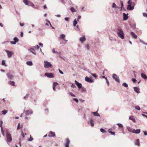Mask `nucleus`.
<instances>
[{"mask_svg": "<svg viewBox=\"0 0 147 147\" xmlns=\"http://www.w3.org/2000/svg\"><path fill=\"white\" fill-rule=\"evenodd\" d=\"M71 87L72 88H74L76 87V86L74 84H72L71 85Z\"/></svg>", "mask_w": 147, "mask_h": 147, "instance_id": "54", "label": "nucleus"}, {"mask_svg": "<svg viewBox=\"0 0 147 147\" xmlns=\"http://www.w3.org/2000/svg\"><path fill=\"white\" fill-rule=\"evenodd\" d=\"M10 84L12 86H15V82L13 81H11L10 83Z\"/></svg>", "mask_w": 147, "mask_h": 147, "instance_id": "50", "label": "nucleus"}, {"mask_svg": "<svg viewBox=\"0 0 147 147\" xmlns=\"http://www.w3.org/2000/svg\"><path fill=\"white\" fill-rule=\"evenodd\" d=\"M26 64L28 65L32 66V62L31 61H27L26 62Z\"/></svg>", "mask_w": 147, "mask_h": 147, "instance_id": "27", "label": "nucleus"}, {"mask_svg": "<svg viewBox=\"0 0 147 147\" xmlns=\"http://www.w3.org/2000/svg\"><path fill=\"white\" fill-rule=\"evenodd\" d=\"M135 108L137 110H138L140 111V107L138 106H136L135 107Z\"/></svg>", "mask_w": 147, "mask_h": 147, "instance_id": "40", "label": "nucleus"}, {"mask_svg": "<svg viewBox=\"0 0 147 147\" xmlns=\"http://www.w3.org/2000/svg\"><path fill=\"white\" fill-rule=\"evenodd\" d=\"M47 21L49 23V24L50 26L52 28L54 29V28L52 26L51 24V23L49 21H48V20H47Z\"/></svg>", "mask_w": 147, "mask_h": 147, "instance_id": "49", "label": "nucleus"}, {"mask_svg": "<svg viewBox=\"0 0 147 147\" xmlns=\"http://www.w3.org/2000/svg\"><path fill=\"white\" fill-rule=\"evenodd\" d=\"M127 130L129 132L132 133H133L134 132V129L129 126L127 127Z\"/></svg>", "mask_w": 147, "mask_h": 147, "instance_id": "16", "label": "nucleus"}, {"mask_svg": "<svg viewBox=\"0 0 147 147\" xmlns=\"http://www.w3.org/2000/svg\"><path fill=\"white\" fill-rule=\"evenodd\" d=\"M70 10L72 12H76V10L74 7H72L70 9Z\"/></svg>", "mask_w": 147, "mask_h": 147, "instance_id": "36", "label": "nucleus"}, {"mask_svg": "<svg viewBox=\"0 0 147 147\" xmlns=\"http://www.w3.org/2000/svg\"><path fill=\"white\" fill-rule=\"evenodd\" d=\"M45 75L49 78H53L55 77L53 74L52 73H46L45 74Z\"/></svg>", "mask_w": 147, "mask_h": 147, "instance_id": "6", "label": "nucleus"}, {"mask_svg": "<svg viewBox=\"0 0 147 147\" xmlns=\"http://www.w3.org/2000/svg\"><path fill=\"white\" fill-rule=\"evenodd\" d=\"M100 131L102 133H105L106 132V130L102 128L100 129Z\"/></svg>", "mask_w": 147, "mask_h": 147, "instance_id": "41", "label": "nucleus"}, {"mask_svg": "<svg viewBox=\"0 0 147 147\" xmlns=\"http://www.w3.org/2000/svg\"><path fill=\"white\" fill-rule=\"evenodd\" d=\"M141 76L145 80L147 79V76L145 74L141 73Z\"/></svg>", "mask_w": 147, "mask_h": 147, "instance_id": "20", "label": "nucleus"}, {"mask_svg": "<svg viewBox=\"0 0 147 147\" xmlns=\"http://www.w3.org/2000/svg\"><path fill=\"white\" fill-rule=\"evenodd\" d=\"M111 130L110 129H109L108 131L109 133H111L112 135H114L115 134V133L114 132H112Z\"/></svg>", "mask_w": 147, "mask_h": 147, "instance_id": "37", "label": "nucleus"}, {"mask_svg": "<svg viewBox=\"0 0 147 147\" xmlns=\"http://www.w3.org/2000/svg\"><path fill=\"white\" fill-rule=\"evenodd\" d=\"M24 112L27 115H29L30 114H32L33 113V111L31 110H24Z\"/></svg>", "mask_w": 147, "mask_h": 147, "instance_id": "9", "label": "nucleus"}, {"mask_svg": "<svg viewBox=\"0 0 147 147\" xmlns=\"http://www.w3.org/2000/svg\"><path fill=\"white\" fill-rule=\"evenodd\" d=\"M129 119L131 120L134 122H136L135 117L133 116H130L129 117Z\"/></svg>", "mask_w": 147, "mask_h": 147, "instance_id": "12", "label": "nucleus"}, {"mask_svg": "<svg viewBox=\"0 0 147 147\" xmlns=\"http://www.w3.org/2000/svg\"><path fill=\"white\" fill-rule=\"evenodd\" d=\"M143 14L144 17L147 18V13H144Z\"/></svg>", "mask_w": 147, "mask_h": 147, "instance_id": "52", "label": "nucleus"}, {"mask_svg": "<svg viewBox=\"0 0 147 147\" xmlns=\"http://www.w3.org/2000/svg\"><path fill=\"white\" fill-rule=\"evenodd\" d=\"M135 144L138 146H139L140 145V143H139V140L138 139H137L136 140Z\"/></svg>", "mask_w": 147, "mask_h": 147, "instance_id": "32", "label": "nucleus"}, {"mask_svg": "<svg viewBox=\"0 0 147 147\" xmlns=\"http://www.w3.org/2000/svg\"><path fill=\"white\" fill-rule=\"evenodd\" d=\"M8 77L10 79H12L13 77V75L12 74H9L7 75Z\"/></svg>", "mask_w": 147, "mask_h": 147, "instance_id": "28", "label": "nucleus"}, {"mask_svg": "<svg viewBox=\"0 0 147 147\" xmlns=\"http://www.w3.org/2000/svg\"><path fill=\"white\" fill-rule=\"evenodd\" d=\"M122 86L126 88H127L128 86V84L125 83H123L122 84Z\"/></svg>", "mask_w": 147, "mask_h": 147, "instance_id": "38", "label": "nucleus"}, {"mask_svg": "<svg viewBox=\"0 0 147 147\" xmlns=\"http://www.w3.org/2000/svg\"><path fill=\"white\" fill-rule=\"evenodd\" d=\"M74 100L76 102L78 103V100L77 99L74 98Z\"/></svg>", "mask_w": 147, "mask_h": 147, "instance_id": "59", "label": "nucleus"}, {"mask_svg": "<svg viewBox=\"0 0 147 147\" xmlns=\"http://www.w3.org/2000/svg\"><path fill=\"white\" fill-rule=\"evenodd\" d=\"M47 21L49 23V24L50 26L52 28L54 29V28L52 26L51 24V23L49 21H48V20H47Z\"/></svg>", "mask_w": 147, "mask_h": 147, "instance_id": "46", "label": "nucleus"}, {"mask_svg": "<svg viewBox=\"0 0 147 147\" xmlns=\"http://www.w3.org/2000/svg\"><path fill=\"white\" fill-rule=\"evenodd\" d=\"M29 50L31 53H32L33 55H36V52L34 50V49L33 48H31L29 49Z\"/></svg>", "mask_w": 147, "mask_h": 147, "instance_id": "11", "label": "nucleus"}, {"mask_svg": "<svg viewBox=\"0 0 147 147\" xmlns=\"http://www.w3.org/2000/svg\"><path fill=\"white\" fill-rule=\"evenodd\" d=\"M33 48L34 49V48L35 49H36L37 50H38L39 49L40 47L38 45H36L35 46H33Z\"/></svg>", "mask_w": 147, "mask_h": 147, "instance_id": "39", "label": "nucleus"}, {"mask_svg": "<svg viewBox=\"0 0 147 147\" xmlns=\"http://www.w3.org/2000/svg\"><path fill=\"white\" fill-rule=\"evenodd\" d=\"M65 35L64 34H61L60 35V38H62L63 40H65Z\"/></svg>", "mask_w": 147, "mask_h": 147, "instance_id": "24", "label": "nucleus"}, {"mask_svg": "<svg viewBox=\"0 0 147 147\" xmlns=\"http://www.w3.org/2000/svg\"><path fill=\"white\" fill-rule=\"evenodd\" d=\"M106 80V83H107V85L109 86V82L108 81V80L107 79V80Z\"/></svg>", "mask_w": 147, "mask_h": 147, "instance_id": "60", "label": "nucleus"}, {"mask_svg": "<svg viewBox=\"0 0 147 147\" xmlns=\"http://www.w3.org/2000/svg\"><path fill=\"white\" fill-rule=\"evenodd\" d=\"M91 74L92 75V76H93V77H96V76L95 74H93L92 73H91Z\"/></svg>", "mask_w": 147, "mask_h": 147, "instance_id": "61", "label": "nucleus"}, {"mask_svg": "<svg viewBox=\"0 0 147 147\" xmlns=\"http://www.w3.org/2000/svg\"><path fill=\"white\" fill-rule=\"evenodd\" d=\"M132 1L131 0H129L127 2V4L128 5H131L132 4Z\"/></svg>", "mask_w": 147, "mask_h": 147, "instance_id": "43", "label": "nucleus"}, {"mask_svg": "<svg viewBox=\"0 0 147 147\" xmlns=\"http://www.w3.org/2000/svg\"><path fill=\"white\" fill-rule=\"evenodd\" d=\"M29 96L28 94H27L26 96H25L24 97V98L25 99H26Z\"/></svg>", "mask_w": 147, "mask_h": 147, "instance_id": "55", "label": "nucleus"}, {"mask_svg": "<svg viewBox=\"0 0 147 147\" xmlns=\"http://www.w3.org/2000/svg\"><path fill=\"white\" fill-rule=\"evenodd\" d=\"M13 40H14V41H11L10 42L11 43L13 44H16L17 42H18L19 41V39L17 37H14L13 38Z\"/></svg>", "mask_w": 147, "mask_h": 147, "instance_id": "10", "label": "nucleus"}, {"mask_svg": "<svg viewBox=\"0 0 147 147\" xmlns=\"http://www.w3.org/2000/svg\"><path fill=\"white\" fill-rule=\"evenodd\" d=\"M6 133V136L7 138L6 142L8 144L11 142L12 141V139L10 133L7 130L5 131Z\"/></svg>", "mask_w": 147, "mask_h": 147, "instance_id": "1", "label": "nucleus"}, {"mask_svg": "<svg viewBox=\"0 0 147 147\" xmlns=\"http://www.w3.org/2000/svg\"><path fill=\"white\" fill-rule=\"evenodd\" d=\"M143 132L144 133V134L145 136L147 135V132L146 131H143Z\"/></svg>", "mask_w": 147, "mask_h": 147, "instance_id": "58", "label": "nucleus"}, {"mask_svg": "<svg viewBox=\"0 0 147 147\" xmlns=\"http://www.w3.org/2000/svg\"><path fill=\"white\" fill-rule=\"evenodd\" d=\"M45 64L44 65V67L45 68H48L49 67H52V65L50 63L48 62L47 61H44Z\"/></svg>", "mask_w": 147, "mask_h": 147, "instance_id": "3", "label": "nucleus"}, {"mask_svg": "<svg viewBox=\"0 0 147 147\" xmlns=\"http://www.w3.org/2000/svg\"><path fill=\"white\" fill-rule=\"evenodd\" d=\"M112 7L115 9L118 8V7L115 3H113L112 5Z\"/></svg>", "mask_w": 147, "mask_h": 147, "instance_id": "30", "label": "nucleus"}, {"mask_svg": "<svg viewBox=\"0 0 147 147\" xmlns=\"http://www.w3.org/2000/svg\"><path fill=\"white\" fill-rule=\"evenodd\" d=\"M86 48L88 49V50L89 49V45H86Z\"/></svg>", "mask_w": 147, "mask_h": 147, "instance_id": "63", "label": "nucleus"}, {"mask_svg": "<svg viewBox=\"0 0 147 147\" xmlns=\"http://www.w3.org/2000/svg\"><path fill=\"white\" fill-rule=\"evenodd\" d=\"M140 42L144 44L147 45V43H145L141 39H140Z\"/></svg>", "mask_w": 147, "mask_h": 147, "instance_id": "44", "label": "nucleus"}, {"mask_svg": "<svg viewBox=\"0 0 147 147\" xmlns=\"http://www.w3.org/2000/svg\"><path fill=\"white\" fill-rule=\"evenodd\" d=\"M23 2L26 5H29L30 6H34L32 3L27 0H24Z\"/></svg>", "mask_w": 147, "mask_h": 147, "instance_id": "5", "label": "nucleus"}, {"mask_svg": "<svg viewBox=\"0 0 147 147\" xmlns=\"http://www.w3.org/2000/svg\"><path fill=\"white\" fill-rule=\"evenodd\" d=\"M81 18V16H78V18L77 20V21L78 22L79 21V20Z\"/></svg>", "mask_w": 147, "mask_h": 147, "instance_id": "57", "label": "nucleus"}, {"mask_svg": "<svg viewBox=\"0 0 147 147\" xmlns=\"http://www.w3.org/2000/svg\"><path fill=\"white\" fill-rule=\"evenodd\" d=\"M127 9L129 10H132L134 9V6H132L131 5H127Z\"/></svg>", "mask_w": 147, "mask_h": 147, "instance_id": "14", "label": "nucleus"}, {"mask_svg": "<svg viewBox=\"0 0 147 147\" xmlns=\"http://www.w3.org/2000/svg\"><path fill=\"white\" fill-rule=\"evenodd\" d=\"M49 137H54L55 136V133L53 131H50L48 135Z\"/></svg>", "mask_w": 147, "mask_h": 147, "instance_id": "15", "label": "nucleus"}, {"mask_svg": "<svg viewBox=\"0 0 147 147\" xmlns=\"http://www.w3.org/2000/svg\"><path fill=\"white\" fill-rule=\"evenodd\" d=\"M58 84L56 82H54L53 83V86L55 87L58 85Z\"/></svg>", "mask_w": 147, "mask_h": 147, "instance_id": "42", "label": "nucleus"}, {"mask_svg": "<svg viewBox=\"0 0 147 147\" xmlns=\"http://www.w3.org/2000/svg\"><path fill=\"white\" fill-rule=\"evenodd\" d=\"M134 133L136 134H138L140 133V129H137L136 130H135L134 129Z\"/></svg>", "mask_w": 147, "mask_h": 147, "instance_id": "23", "label": "nucleus"}, {"mask_svg": "<svg viewBox=\"0 0 147 147\" xmlns=\"http://www.w3.org/2000/svg\"><path fill=\"white\" fill-rule=\"evenodd\" d=\"M78 86L79 90H80V88L82 87V84L79 83H78V84L76 85Z\"/></svg>", "mask_w": 147, "mask_h": 147, "instance_id": "26", "label": "nucleus"}, {"mask_svg": "<svg viewBox=\"0 0 147 147\" xmlns=\"http://www.w3.org/2000/svg\"><path fill=\"white\" fill-rule=\"evenodd\" d=\"M120 2L121 6V8H122L123 6V1H120Z\"/></svg>", "mask_w": 147, "mask_h": 147, "instance_id": "53", "label": "nucleus"}, {"mask_svg": "<svg viewBox=\"0 0 147 147\" xmlns=\"http://www.w3.org/2000/svg\"><path fill=\"white\" fill-rule=\"evenodd\" d=\"M3 122L2 121H0V126L1 127V133L3 136H5V133L3 130V128L2 126V125L3 124Z\"/></svg>", "mask_w": 147, "mask_h": 147, "instance_id": "7", "label": "nucleus"}, {"mask_svg": "<svg viewBox=\"0 0 147 147\" xmlns=\"http://www.w3.org/2000/svg\"><path fill=\"white\" fill-rule=\"evenodd\" d=\"M117 125L119 127H123V125L122 124L120 123L117 124Z\"/></svg>", "mask_w": 147, "mask_h": 147, "instance_id": "45", "label": "nucleus"}, {"mask_svg": "<svg viewBox=\"0 0 147 147\" xmlns=\"http://www.w3.org/2000/svg\"><path fill=\"white\" fill-rule=\"evenodd\" d=\"M85 80L86 81L89 83H92L94 82L93 80L91 78H89L87 76L85 78Z\"/></svg>", "mask_w": 147, "mask_h": 147, "instance_id": "8", "label": "nucleus"}, {"mask_svg": "<svg viewBox=\"0 0 147 147\" xmlns=\"http://www.w3.org/2000/svg\"><path fill=\"white\" fill-rule=\"evenodd\" d=\"M5 51L7 53L8 57L9 58L11 57L12 56V53L10 51L7 50H5Z\"/></svg>", "mask_w": 147, "mask_h": 147, "instance_id": "13", "label": "nucleus"}, {"mask_svg": "<svg viewBox=\"0 0 147 147\" xmlns=\"http://www.w3.org/2000/svg\"><path fill=\"white\" fill-rule=\"evenodd\" d=\"M59 73H60L61 74H63V72L62 71H61L60 69H59Z\"/></svg>", "mask_w": 147, "mask_h": 147, "instance_id": "64", "label": "nucleus"}, {"mask_svg": "<svg viewBox=\"0 0 147 147\" xmlns=\"http://www.w3.org/2000/svg\"><path fill=\"white\" fill-rule=\"evenodd\" d=\"M33 140V138H32L31 137V135L30 136V139L28 140V141H31Z\"/></svg>", "mask_w": 147, "mask_h": 147, "instance_id": "51", "label": "nucleus"}, {"mask_svg": "<svg viewBox=\"0 0 147 147\" xmlns=\"http://www.w3.org/2000/svg\"><path fill=\"white\" fill-rule=\"evenodd\" d=\"M2 65H4L5 66H7V65L5 64V60H3L2 62Z\"/></svg>", "mask_w": 147, "mask_h": 147, "instance_id": "33", "label": "nucleus"}, {"mask_svg": "<svg viewBox=\"0 0 147 147\" xmlns=\"http://www.w3.org/2000/svg\"><path fill=\"white\" fill-rule=\"evenodd\" d=\"M90 125L91 126L93 127L94 126V121L92 118H91L90 119Z\"/></svg>", "mask_w": 147, "mask_h": 147, "instance_id": "25", "label": "nucleus"}, {"mask_svg": "<svg viewBox=\"0 0 147 147\" xmlns=\"http://www.w3.org/2000/svg\"><path fill=\"white\" fill-rule=\"evenodd\" d=\"M80 40L82 43H83L86 40V37L85 36L80 37Z\"/></svg>", "mask_w": 147, "mask_h": 147, "instance_id": "17", "label": "nucleus"}, {"mask_svg": "<svg viewBox=\"0 0 147 147\" xmlns=\"http://www.w3.org/2000/svg\"><path fill=\"white\" fill-rule=\"evenodd\" d=\"M123 20H127L128 18V16H127V15L125 13H123Z\"/></svg>", "mask_w": 147, "mask_h": 147, "instance_id": "21", "label": "nucleus"}, {"mask_svg": "<svg viewBox=\"0 0 147 147\" xmlns=\"http://www.w3.org/2000/svg\"><path fill=\"white\" fill-rule=\"evenodd\" d=\"M47 21L49 23V24L50 26L52 28L54 29V28L52 26L51 24V23L49 21H48V20H47Z\"/></svg>", "mask_w": 147, "mask_h": 147, "instance_id": "47", "label": "nucleus"}, {"mask_svg": "<svg viewBox=\"0 0 147 147\" xmlns=\"http://www.w3.org/2000/svg\"><path fill=\"white\" fill-rule=\"evenodd\" d=\"M69 94L71 95L72 96H75V95L74 94H73L72 93L70 92L69 93Z\"/></svg>", "mask_w": 147, "mask_h": 147, "instance_id": "56", "label": "nucleus"}, {"mask_svg": "<svg viewBox=\"0 0 147 147\" xmlns=\"http://www.w3.org/2000/svg\"><path fill=\"white\" fill-rule=\"evenodd\" d=\"M134 89L135 92L137 93H140L139 89L138 87H134Z\"/></svg>", "mask_w": 147, "mask_h": 147, "instance_id": "18", "label": "nucleus"}, {"mask_svg": "<svg viewBox=\"0 0 147 147\" xmlns=\"http://www.w3.org/2000/svg\"><path fill=\"white\" fill-rule=\"evenodd\" d=\"M47 21L49 23V24L50 26L52 28L54 29V28L52 26L51 24V23L49 21H48V20H47Z\"/></svg>", "mask_w": 147, "mask_h": 147, "instance_id": "48", "label": "nucleus"}, {"mask_svg": "<svg viewBox=\"0 0 147 147\" xmlns=\"http://www.w3.org/2000/svg\"><path fill=\"white\" fill-rule=\"evenodd\" d=\"M52 50V52L53 53L56 54H58V52H57V51H55V48L53 49Z\"/></svg>", "mask_w": 147, "mask_h": 147, "instance_id": "34", "label": "nucleus"}, {"mask_svg": "<svg viewBox=\"0 0 147 147\" xmlns=\"http://www.w3.org/2000/svg\"><path fill=\"white\" fill-rule=\"evenodd\" d=\"M131 34L134 38L136 39L137 38V36L134 32H131Z\"/></svg>", "mask_w": 147, "mask_h": 147, "instance_id": "22", "label": "nucleus"}, {"mask_svg": "<svg viewBox=\"0 0 147 147\" xmlns=\"http://www.w3.org/2000/svg\"><path fill=\"white\" fill-rule=\"evenodd\" d=\"M113 78L117 82L119 83L120 80L119 77L115 74H113L112 75Z\"/></svg>", "mask_w": 147, "mask_h": 147, "instance_id": "4", "label": "nucleus"}, {"mask_svg": "<svg viewBox=\"0 0 147 147\" xmlns=\"http://www.w3.org/2000/svg\"><path fill=\"white\" fill-rule=\"evenodd\" d=\"M20 25L21 26H23L24 25V24L23 23H20Z\"/></svg>", "mask_w": 147, "mask_h": 147, "instance_id": "62", "label": "nucleus"}, {"mask_svg": "<svg viewBox=\"0 0 147 147\" xmlns=\"http://www.w3.org/2000/svg\"><path fill=\"white\" fill-rule=\"evenodd\" d=\"M117 34L118 36L121 38L122 39L124 38V34L121 28L118 30Z\"/></svg>", "mask_w": 147, "mask_h": 147, "instance_id": "2", "label": "nucleus"}, {"mask_svg": "<svg viewBox=\"0 0 147 147\" xmlns=\"http://www.w3.org/2000/svg\"><path fill=\"white\" fill-rule=\"evenodd\" d=\"M92 113H93L94 115L95 116H98V117H100V116L99 114L98 113L96 112H92Z\"/></svg>", "mask_w": 147, "mask_h": 147, "instance_id": "29", "label": "nucleus"}, {"mask_svg": "<svg viewBox=\"0 0 147 147\" xmlns=\"http://www.w3.org/2000/svg\"><path fill=\"white\" fill-rule=\"evenodd\" d=\"M78 23V22L77 21L76 19H75L73 23V25L74 26H76V24Z\"/></svg>", "mask_w": 147, "mask_h": 147, "instance_id": "31", "label": "nucleus"}, {"mask_svg": "<svg viewBox=\"0 0 147 147\" xmlns=\"http://www.w3.org/2000/svg\"><path fill=\"white\" fill-rule=\"evenodd\" d=\"M69 139H67L66 142L65 144V147H69Z\"/></svg>", "mask_w": 147, "mask_h": 147, "instance_id": "19", "label": "nucleus"}, {"mask_svg": "<svg viewBox=\"0 0 147 147\" xmlns=\"http://www.w3.org/2000/svg\"><path fill=\"white\" fill-rule=\"evenodd\" d=\"M7 112L8 111L7 110H4L2 111V114L3 115H5L6 114Z\"/></svg>", "mask_w": 147, "mask_h": 147, "instance_id": "35", "label": "nucleus"}]
</instances>
